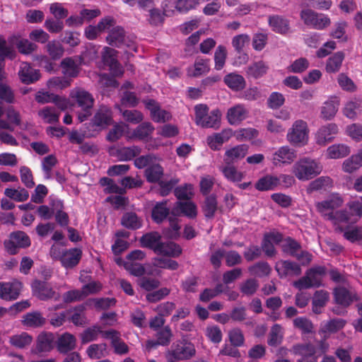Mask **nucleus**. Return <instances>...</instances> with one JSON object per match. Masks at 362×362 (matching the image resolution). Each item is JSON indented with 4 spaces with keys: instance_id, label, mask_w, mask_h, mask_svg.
<instances>
[{
    "instance_id": "52",
    "label": "nucleus",
    "mask_w": 362,
    "mask_h": 362,
    "mask_svg": "<svg viewBox=\"0 0 362 362\" xmlns=\"http://www.w3.org/2000/svg\"><path fill=\"white\" fill-rule=\"evenodd\" d=\"M53 337L50 334H41L37 341L36 351L37 353L47 352L52 349Z\"/></svg>"
},
{
    "instance_id": "29",
    "label": "nucleus",
    "mask_w": 362,
    "mask_h": 362,
    "mask_svg": "<svg viewBox=\"0 0 362 362\" xmlns=\"http://www.w3.org/2000/svg\"><path fill=\"white\" fill-rule=\"evenodd\" d=\"M82 251L78 248H73L64 252L62 256L61 261L66 268L76 266L80 261Z\"/></svg>"
},
{
    "instance_id": "47",
    "label": "nucleus",
    "mask_w": 362,
    "mask_h": 362,
    "mask_svg": "<svg viewBox=\"0 0 362 362\" xmlns=\"http://www.w3.org/2000/svg\"><path fill=\"white\" fill-rule=\"evenodd\" d=\"M61 66L62 72L66 78H74L78 74V66L76 62L71 58L64 59L61 62Z\"/></svg>"
},
{
    "instance_id": "9",
    "label": "nucleus",
    "mask_w": 362,
    "mask_h": 362,
    "mask_svg": "<svg viewBox=\"0 0 362 362\" xmlns=\"http://www.w3.org/2000/svg\"><path fill=\"white\" fill-rule=\"evenodd\" d=\"M31 244L29 236L23 231L18 230L10 234L8 240L4 241L6 250L10 255H16L19 248L28 247Z\"/></svg>"
},
{
    "instance_id": "45",
    "label": "nucleus",
    "mask_w": 362,
    "mask_h": 362,
    "mask_svg": "<svg viewBox=\"0 0 362 362\" xmlns=\"http://www.w3.org/2000/svg\"><path fill=\"white\" fill-rule=\"evenodd\" d=\"M361 111V103L357 100L347 102L343 108L344 115L351 119H355Z\"/></svg>"
},
{
    "instance_id": "57",
    "label": "nucleus",
    "mask_w": 362,
    "mask_h": 362,
    "mask_svg": "<svg viewBox=\"0 0 362 362\" xmlns=\"http://www.w3.org/2000/svg\"><path fill=\"white\" fill-rule=\"evenodd\" d=\"M163 175V169L160 165H153L145 170V176L149 182H159Z\"/></svg>"
},
{
    "instance_id": "20",
    "label": "nucleus",
    "mask_w": 362,
    "mask_h": 362,
    "mask_svg": "<svg viewBox=\"0 0 362 362\" xmlns=\"http://www.w3.org/2000/svg\"><path fill=\"white\" fill-rule=\"evenodd\" d=\"M144 103L146 108L150 110L151 117L154 122L164 123L171 119V114L165 110L160 109L155 100H148L144 101Z\"/></svg>"
},
{
    "instance_id": "22",
    "label": "nucleus",
    "mask_w": 362,
    "mask_h": 362,
    "mask_svg": "<svg viewBox=\"0 0 362 362\" xmlns=\"http://www.w3.org/2000/svg\"><path fill=\"white\" fill-rule=\"evenodd\" d=\"M172 214L193 219L197 216V207L192 202H177L172 209Z\"/></svg>"
},
{
    "instance_id": "26",
    "label": "nucleus",
    "mask_w": 362,
    "mask_h": 362,
    "mask_svg": "<svg viewBox=\"0 0 362 362\" xmlns=\"http://www.w3.org/2000/svg\"><path fill=\"white\" fill-rule=\"evenodd\" d=\"M275 267L281 278L286 276H298L301 273L300 266L290 261L281 260L276 262Z\"/></svg>"
},
{
    "instance_id": "27",
    "label": "nucleus",
    "mask_w": 362,
    "mask_h": 362,
    "mask_svg": "<svg viewBox=\"0 0 362 362\" xmlns=\"http://www.w3.org/2000/svg\"><path fill=\"white\" fill-rule=\"evenodd\" d=\"M155 253L169 257H177L182 253V248L174 242H160Z\"/></svg>"
},
{
    "instance_id": "8",
    "label": "nucleus",
    "mask_w": 362,
    "mask_h": 362,
    "mask_svg": "<svg viewBox=\"0 0 362 362\" xmlns=\"http://www.w3.org/2000/svg\"><path fill=\"white\" fill-rule=\"evenodd\" d=\"M343 199L337 194L329 196L325 200L315 203V207L318 213L325 219L329 220L335 213V209L343 204Z\"/></svg>"
},
{
    "instance_id": "37",
    "label": "nucleus",
    "mask_w": 362,
    "mask_h": 362,
    "mask_svg": "<svg viewBox=\"0 0 362 362\" xmlns=\"http://www.w3.org/2000/svg\"><path fill=\"white\" fill-rule=\"evenodd\" d=\"M209 60L204 59H197L193 66L188 69V75L197 77L209 72Z\"/></svg>"
},
{
    "instance_id": "10",
    "label": "nucleus",
    "mask_w": 362,
    "mask_h": 362,
    "mask_svg": "<svg viewBox=\"0 0 362 362\" xmlns=\"http://www.w3.org/2000/svg\"><path fill=\"white\" fill-rule=\"evenodd\" d=\"M296 157V152L294 149L288 146H284L273 153L272 160L276 166L287 165L291 164Z\"/></svg>"
},
{
    "instance_id": "25",
    "label": "nucleus",
    "mask_w": 362,
    "mask_h": 362,
    "mask_svg": "<svg viewBox=\"0 0 362 362\" xmlns=\"http://www.w3.org/2000/svg\"><path fill=\"white\" fill-rule=\"evenodd\" d=\"M18 76L22 83H33L40 78L39 70L33 69L27 62H22L18 71Z\"/></svg>"
},
{
    "instance_id": "33",
    "label": "nucleus",
    "mask_w": 362,
    "mask_h": 362,
    "mask_svg": "<svg viewBox=\"0 0 362 362\" xmlns=\"http://www.w3.org/2000/svg\"><path fill=\"white\" fill-rule=\"evenodd\" d=\"M224 82L228 88L235 91L245 88L246 82L245 78L239 74L231 73L224 77Z\"/></svg>"
},
{
    "instance_id": "15",
    "label": "nucleus",
    "mask_w": 362,
    "mask_h": 362,
    "mask_svg": "<svg viewBox=\"0 0 362 362\" xmlns=\"http://www.w3.org/2000/svg\"><path fill=\"white\" fill-rule=\"evenodd\" d=\"M234 132L230 128L223 129L218 133H214L206 138V142L209 148L213 151H218L223 144L227 142L233 136Z\"/></svg>"
},
{
    "instance_id": "51",
    "label": "nucleus",
    "mask_w": 362,
    "mask_h": 362,
    "mask_svg": "<svg viewBox=\"0 0 362 362\" xmlns=\"http://www.w3.org/2000/svg\"><path fill=\"white\" fill-rule=\"evenodd\" d=\"M267 69L268 66L267 64L262 61H259L248 66L246 73L248 76L257 78L264 75Z\"/></svg>"
},
{
    "instance_id": "41",
    "label": "nucleus",
    "mask_w": 362,
    "mask_h": 362,
    "mask_svg": "<svg viewBox=\"0 0 362 362\" xmlns=\"http://www.w3.org/2000/svg\"><path fill=\"white\" fill-rule=\"evenodd\" d=\"M329 300V293L324 290L317 291L313 298V311L319 314Z\"/></svg>"
},
{
    "instance_id": "19",
    "label": "nucleus",
    "mask_w": 362,
    "mask_h": 362,
    "mask_svg": "<svg viewBox=\"0 0 362 362\" xmlns=\"http://www.w3.org/2000/svg\"><path fill=\"white\" fill-rule=\"evenodd\" d=\"M335 227V230L341 233L344 228L341 224L354 223L357 221V218L354 217L353 214L346 209L336 211L332 215V218L329 220Z\"/></svg>"
},
{
    "instance_id": "4",
    "label": "nucleus",
    "mask_w": 362,
    "mask_h": 362,
    "mask_svg": "<svg viewBox=\"0 0 362 362\" xmlns=\"http://www.w3.org/2000/svg\"><path fill=\"white\" fill-rule=\"evenodd\" d=\"M300 18L305 25L316 30H324L331 24V20L327 15L309 8L301 11Z\"/></svg>"
},
{
    "instance_id": "3",
    "label": "nucleus",
    "mask_w": 362,
    "mask_h": 362,
    "mask_svg": "<svg viewBox=\"0 0 362 362\" xmlns=\"http://www.w3.org/2000/svg\"><path fill=\"white\" fill-rule=\"evenodd\" d=\"M70 97L76 105L84 112L78 114V119L80 122L85 121L90 115V110L94 104L93 95L83 88H76L71 90Z\"/></svg>"
},
{
    "instance_id": "38",
    "label": "nucleus",
    "mask_w": 362,
    "mask_h": 362,
    "mask_svg": "<svg viewBox=\"0 0 362 362\" xmlns=\"http://www.w3.org/2000/svg\"><path fill=\"white\" fill-rule=\"evenodd\" d=\"M107 337L111 339L115 352L117 354H125L129 351L128 346L119 339V333L115 330L106 332Z\"/></svg>"
},
{
    "instance_id": "61",
    "label": "nucleus",
    "mask_w": 362,
    "mask_h": 362,
    "mask_svg": "<svg viewBox=\"0 0 362 362\" xmlns=\"http://www.w3.org/2000/svg\"><path fill=\"white\" fill-rule=\"evenodd\" d=\"M175 195L179 200H189L194 196V187L191 184L179 186L175 189Z\"/></svg>"
},
{
    "instance_id": "59",
    "label": "nucleus",
    "mask_w": 362,
    "mask_h": 362,
    "mask_svg": "<svg viewBox=\"0 0 362 362\" xmlns=\"http://www.w3.org/2000/svg\"><path fill=\"white\" fill-rule=\"evenodd\" d=\"M71 85V80L66 76H54L49 79L47 86L50 90H59L69 87Z\"/></svg>"
},
{
    "instance_id": "7",
    "label": "nucleus",
    "mask_w": 362,
    "mask_h": 362,
    "mask_svg": "<svg viewBox=\"0 0 362 362\" xmlns=\"http://www.w3.org/2000/svg\"><path fill=\"white\" fill-rule=\"evenodd\" d=\"M171 348V351H168L166 354L168 362L187 360L195 354L194 346L191 343L180 341L173 344Z\"/></svg>"
},
{
    "instance_id": "30",
    "label": "nucleus",
    "mask_w": 362,
    "mask_h": 362,
    "mask_svg": "<svg viewBox=\"0 0 362 362\" xmlns=\"http://www.w3.org/2000/svg\"><path fill=\"white\" fill-rule=\"evenodd\" d=\"M268 22L269 26L276 33L284 34L289 30L288 21L282 16L278 15L270 16Z\"/></svg>"
},
{
    "instance_id": "56",
    "label": "nucleus",
    "mask_w": 362,
    "mask_h": 362,
    "mask_svg": "<svg viewBox=\"0 0 362 362\" xmlns=\"http://www.w3.org/2000/svg\"><path fill=\"white\" fill-rule=\"evenodd\" d=\"M167 202L157 203L152 210V218L156 223L162 222L168 215L169 209L167 208Z\"/></svg>"
},
{
    "instance_id": "64",
    "label": "nucleus",
    "mask_w": 362,
    "mask_h": 362,
    "mask_svg": "<svg viewBox=\"0 0 362 362\" xmlns=\"http://www.w3.org/2000/svg\"><path fill=\"white\" fill-rule=\"evenodd\" d=\"M293 325L304 334L312 333L314 330V326L312 322L304 317H298L294 319Z\"/></svg>"
},
{
    "instance_id": "6",
    "label": "nucleus",
    "mask_w": 362,
    "mask_h": 362,
    "mask_svg": "<svg viewBox=\"0 0 362 362\" xmlns=\"http://www.w3.org/2000/svg\"><path fill=\"white\" fill-rule=\"evenodd\" d=\"M31 289L33 295L41 300H58L61 297L60 293L45 281L34 280L31 284Z\"/></svg>"
},
{
    "instance_id": "39",
    "label": "nucleus",
    "mask_w": 362,
    "mask_h": 362,
    "mask_svg": "<svg viewBox=\"0 0 362 362\" xmlns=\"http://www.w3.org/2000/svg\"><path fill=\"white\" fill-rule=\"evenodd\" d=\"M60 113L54 107L47 106L40 110L38 116L41 119L48 124L57 123L59 121Z\"/></svg>"
},
{
    "instance_id": "46",
    "label": "nucleus",
    "mask_w": 362,
    "mask_h": 362,
    "mask_svg": "<svg viewBox=\"0 0 362 362\" xmlns=\"http://www.w3.org/2000/svg\"><path fill=\"white\" fill-rule=\"evenodd\" d=\"M86 354L91 359H100L108 355L105 344H93L86 349Z\"/></svg>"
},
{
    "instance_id": "50",
    "label": "nucleus",
    "mask_w": 362,
    "mask_h": 362,
    "mask_svg": "<svg viewBox=\"0 0 362 362\" xmlns=\"http://www.w3.org/2000/svg\"><path fill=\"white\" fill-rule=\"evenodd\" d=\"M129 129V125L122 122L116 124L113 126L112 129L110 130L107 135V139L109 141L115 142L119 139L122 135L126 136V133Z\"/></svg>"
},
{
    "instance_id": "18",
    "label": "nucleus",
    "mask_w": 362,
    "mask_h": 362,
    "mask_svg": "<svg viewBox=\"0 0 362 362\" xmlns=\"http://www.w3.org/2000/svg\"><path fill=\"white\" fill-rule=\"evenodd\" d=\"M249 114V110L243 104H237L230 107L226 113V119L230 125H238L245 120Z\"/></svg>"
},
{
    "instance_id": "23",
    "label": "nucleus",
    "mask_w": 362,
    "mask_h": 362,
    "mask_svg": "<svg viewBox=\"0 0 362 362\" xmlns=\"http://www.w3.org/2000/svg\"><path fill=\"white\" fill-rule=\"evenodd\" d=\"M248 146L240 144L226 151L223 158L225 164H233L243 158L248 153Z\"/></svg>"
},
{
    "instance_id": "55",
    "label": "nucleus",
    "mask_w": 362,
    "mask_h": 362,
    "mask_svg": "<svg viewBox=\"0 0 362 362\" xmlns=\"http://www.w3.org/2000/svg\"><path fill=\"white\" fill-rule=\"evenodd\" d=\"M152 265L156 268L166 269L170 270H176L179 267V264L171 259L163 257H158L152 259Z\"/></svg>"
},
{
    "instance_id": "11",
    "label": "nucleus",
    "mask_w": 362,
    "mask_h": 362,
    "mask_svg": "<svg viewBox=\"0 0 362 362\" xmlns=\"http://www.w3.org/2000/svg\"><path fill=\"white\" fill-rule=\"evenodd\" d=\"M23 284L14 279L8 282H0V298L6 300H13L18 298Z\"/></svg>"
},
{
    "instance_id": "42",
    "label": "nucleus",
    "mask_w": 362,
    "mask_h": 362,
    "mask_svg": "<svg viewBox=\"0 0 362 362\" xmlns=\"http://www.w3.org/2000/svg\"><path fill=\"white\" fill-rule=\"evenodd\" d=\"M334 294L336 302L343 306H348L355 299V296L352 293L341 287L337 288Z\"/></svg>"
},
{
    "instance_id": "31",
    "label": "nucleus",
    "mask_w": 362,
    "mask_h": 362,
    "mask_svg": "<svg viewBox=\"0 0 362 362\" xmlns=\"http://www.w3.org/2000/svg\"><path fill=\"white\" fill-rule=\"evenodd\" d=\"M76 339L75 337L68 332L62 334L57 341V348L61 353H67L75 349Z\"/></svg>"
},
{
    "instance_id": "40",
    "label": "nucleus",
    "mask_w": 362,
    "mask_h": 362,
    "mask_svg": "<svg viewBox=\"0 0 362 362\" xmlns=\"http://www.w3.org/2000/svg\"><path fill=\"white\" fill-rule=\"evenodd\" d=\"M220 170L223 176L228 180L233 182H240L244 177V174L238 170L233 164H226L224 166L221 167Z\"/></svg>"
},
{
    "instance_id": "63",
    "label": "nucleus",
    "mask_w": 362,
    "mask_h": 362,
    "mask_svg": "<svg viewBox=\"0 0 362 362\" xmlns=\"http://www.w3.org/2000/svg\"><path fill=\"white\" fill-rule=\"evenodd\" d=\"M46 50L52 59H58L64 54L62 45L56 40L49 42L46 45Z\"/></svg>"
},
{
    "instance_id": "34",
    "label": "nucleus",
    "mask_w": 362,
    "mask_h": 362,
    "mask_svg": "<svg viewBox=\"0 0 362 362\" xmlns=\"http://www.w3.org/2000/svg\"><path fill=\"white\" fill-rule=\"evenodd\" d=\"M345 55L342 52H337L329 57L326 62L325 70L327 73L338 72L342 65Z\"/></svg>"
},
{
    "instance_id": "32",
    "label": "nucleus",
    "mask_w": 362,
    "mask_h": 362,
    "mask_svg": "<svg viewBox=\"0 0 362 362\" xmlns=\"http://www.w3.org/2000/svg\"><path fill=\"white\" fill-rule=\"evenodd\" d=\"M32 341L33 337L25 332L12 335L9 337V343L11 345L20 349L27 348L31 344Z\"/></svg>"
},
{
    "instance_id": "1",
    "label": "nucleus",
    "mask_w": 362,
    "mask_h": 362,
    "mask_svg": "<svg viewBox=\"0 0 362 362\" xmlns=\"http://www.w3.org/2000/svg\"><path fill=\"white\" fill-rule=\"evenodd\" d=\"M322 171L321 163L310 157H303L294 163L292 174L300 181H308L319 175Z\"/></svg>"
},
{
    "instance_id": "43",
    "label": "nucleus",
    "mask_w": 362,
    "mask_h": 362,
    "mask_svg": "<svg viewBox=\"0 0 362 362\" xmlns=\"http://www.w3.org/2000/svg\"><path fill=\"white\" fill-rule=\"evenodd\" d=\"M85 307L79 305L67 310L68 320L75 325H83L86 323Z\"/></svg>"
},
{
    "instance_id": "14",
    "label": "nucleus",
    "mask_w": 362,
    "mask_h": 362,
    "mask_svg": "<svg viewBox=\"0 0 362 362\" xmlns=\"http://www.w3.org/2000/svg\"><path fill=\"white\" fill-rule=\"evenodd\" d=\"M339 132V127L335 123H329L322 126L315 134L316 143L321 146H325L332 141L335 135Z\"/></svg>"
},
{
    "instance_id": "17",
    "label": "nucleus",
    "mask_w": 362,
    "mask_h": 362,
    "mask_svg": "<svg viewBox=\"0 0 362 362\" xmlns=\"http://www.w3.org/2000/svg\"><path fill=\"white\" fill-rule=\"evenodd\" d=\"M117 51L112 48L105 47L102 54L103 59L109 66L112 74L115 76L123 74V69L116 59Z\"/></svg>"
},
{
    "instance_id": "21",
    "label": "nucleus",
    "mask_w": 362,
    "mask_h": 362,
    "mask_svg": "<svg viewBox=\"0 0 362 362\" xmlns=\"http://www.w3.org/2000/svg\"><path fill=\"white\" fill-rule=\"evenodd\" d=\"M340 100L337 96H331L323 103L320 108V117L325 120L332 119L339 109Z\"/></svg>"
},
{
    "instance_id": "58",
    "label": "nucleus",
    "mask_w": 362,
    "mask_h": 362,
    "mask_svg": "<svg viewBox=\"0 0 362 362\" xmlns=\"http://www.w3.org/2000/svg\"><path fill=\"white\" fill-rule=\"evenodd\" d=\"M141 242L143 246L152 249L156 252L160 243V235L158 233H147L142 236Z\"/></svg>"
},
{
    "instance_id": "2",
    "label": "nucleus",
    "mask_w": 362,
    "mask_h": 362,
    "mask_svg": "<svg viewBox=\"0 0 362 362\" xmlns=\"http://www.w3.org/2000/svg\"><path fill=\"white\" fill-rule=\"evenodd\" d=\"M195 123L202 128L217 129L221 126L222 114L218 109H214L209 113L206 105L199 104L194 107Z\"/></svg>"
},
{
    "instance_id": "49",
    "label": "nucleus",
    "mask_w": 362,
    "mask_h": 362,
    "mask_svg": "<svg viewBox=\"0 0 362 362\" xmlns=\"http://www.w3.org/2000/svg\"><path fill=\"white\" fill-rule=\"evenodd\" d=\"M45 319L39 312H32L23 317V324L27 327H37L43 325Z\"/></svg>"
},
{
    "instance_id": "13",
    "label": "nucleus",
    "mask_w": 362,
    "mask_h": 362,
    "mask_svg": "<svg viewBox=\"0 0 362 362\" xmlns=\"http://www.w3.org/2000/svg\"><path fill=\"white\" fill-rule=\"evenodd\" d=\"M112 122V112L105 105L100 106L92 119L93 125L98 130L105 129Z\"/></svg>"
},
{
    "instance_id": "24",
    "label": "nucleus",
    "mask_w": 362,
    "mask_h": 362,
    "mask_svg": "<svg viewBox=\"0 0 362 362\" xmlns=\"http://www.w3.org/2000/svg\"><path fill=\"white\" fill-rule=\"evenodd\" d=\"M345 324V320L338 318L323 322L321 323L319 334L325 339H327L332 334L342 329Z\"/></svg>"
},
{
    "instance_id": "36",
    "label": "nucleus",
    "mask_w": 362,
    "mask_h": 362,
    "mask_svg": "<svg viewBox=\"0 0 362 362\" xmlns=\"http://www.w3.org/2000/svg\"><path fill=\"white\" fill-rule=\"evenodd\" d=\"M362 166V151L352 155L346 159L342 164V170L348 173H351Z\"/></svg>"
},
{
    "instance_id": "35",
    "label": "nucleus",
    "mask_w": 362,
    "mask_h": 362,
    "mask_svg": "<svg viewBox=\"0 0 362 362\" xmlns=\"http://www.w3.org/2000/svg\"><path fill=\"white\" fill-rule=\"evenodd\" d=\"M125 35L123 28L120 26L114 27L109 32L106 40L112 46L120 47L124 43Z\"/></svg>"
},
{
    "instance_id": "12",
    "label": "nucleus",
    "mask_w": 362,
    "mask_h": 362,
    "mask_svg": "<svg viewBox=\"0 0 362 362\" xmlns=\"http://www.w3.org/2000/svg\"><path fill=\"white\" fill-rule=\"evenodd\" d=\"M292 351L293 354L300 356L297 362H317L316 349L310 343L296 344Z\"/></svg>"
},
{
    "instance_id": "48",
    "label": "nucleus",
    "mask_w": 362,
    "mask_h": 362,
    "mask_svg": "<svg viewBox=\"0 0 362 362\" xmlns=\"http://www.w3.org/2000/svg\"><path fill=\"white\" fill-rule=\"evenodd\" d=\"M279 185V179L276 176L267 175L259 179L255 185L256 188L260 191L273 189Z\"/></svg>"
},
{
    "instance_id": "60",
    "label": "nucleus",
    "mask_w": 362,
    "mask_h": 362,
    "mask_svg": "<svg viewBox=\"0 0 362 362\" xmlns=\"http://www.w3.org/2000/svg\"><path fill=\"white\" fill-rule=\"evenodd\" d=\"M248 270L251 275L257 277H263L269 275L271 272L269 265L264 262H259L254 265L250 266Z\"/></svg>"
},
{
    "instance_id": "44",
    "label": "nucleus",
    "mask_w": 362,
    "mask_h": 362,
    "mask_svg": "<svg viewBox=\"0 0 362 362\" xmlns=\"http://www.w3.org/2000/svg\"><path fill=\"white\" fill-rule=\"evenodd\" d=\"M122 225L131 230H136L141 227L142 221L134 212L125 213L121 221Z\"/></svg>"
},
{
    "instance_id": "5",
    "label": "nucleus",
    "mask_w": 362,
    "mask_h": 362,
    "mask_svg": "<svg viewBox=\"0 0 362 362\" xmlns=\"http://www.w3.org/2000/svg\"><path fill=\"white\" fill-rule=\"evenodd\" d=\"M287 140L290 144L296 146L305 145L308 140V130L307 123L303 120L296 121L291 129H289Z\"/></svg>"
},
{
    "instance_id": "62",
    "label": "nucleus",
    "mask_w": 362,
    "mask_h": 362,
    "mask_svg": "<svg viewBox=\"0 0 362 362\" xmlns=\"http://www.w3.org/2000/svg\"><path fill=\"white\" fill-rule=\"evenodd\" d=\"M325 273V269L324 267H316L310 269L307 271L306 274L313 287L319 286L321 284V277Z\"/></svg>"
},
{
    "instance_id": "28",
    "label": "nucleus",
    "mask_w": 362,
    "mask_h": 362,
    "mask_svg": "<svg viewBox=\"0 0 362 362\" xmlns=\"http://www.w3.org/2000/svg\"><path fill=\"white\" fill-rule=\"evenodd\" d=\"M351 153L349 146L345 144H334L326 150V157L329 159H340L347 156Z\"/></svg>"
},
{
    "instance_id": "53",
    "label": "nucleus",
    "mask_w": 362,
    "mask_h": 362,
    "mask_svg": "<svg viewBox=\"0 0 362 362\" xmlns=\"http://www.w3.org/2000/svg\"><path fill=\"white\" fill-rule=\"evenodd\" d=\"M4 194L7 197L18 202H25L29 197L28 192L22 187L18 189L6 188Z\"/></svg>"
},
{
    "instance_id": "54",
    "label": "nucleus",
    "mask_w": 362,
    "mask_h": 362,
    "mask_svg": "<svg viewBox=\"0 0 362 362\" xmlns=\"http://www.w3.org/2000/svg\"><path fill=\"white\" fill-rule=\"evenodd\" d=\"M202 210L207 218H213L217 210V200L214 194L208 195L204 202Z\"/></svg>"
},
{
    "instance_id": "16",
    "label": "nucleus",
    "mask_w": 362,
    "mask_h": 362,
    "mask_svg": "<svg viewBox=\"0 0 362 362\" xmlns=\"http://www.w3.org/2000/svg\"><path fill=\"white\" fill-rule=\"evenodd\" d=\"M155 128L151 123L148 122H142L132 132H127L126 137L127 139H137L140 141H148L151 138V135Z\"/></svg>"
}]
</instances>
